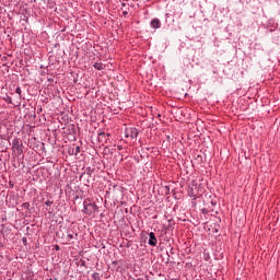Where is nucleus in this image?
<instances>
[{
  "label": "nucleus",
  "mask_w": 280,
  "mask_h": 280,
  "mask_svg": "<svg viewBox=\"0 0 280 280\" xmlns=\"http://www.w3.org/2000/svg\"><path fill=\"white\" fill-rule=\"evenodd\" d=\"M158 117H161V114H159Z\"/></svg>",
  "instance_id": "a878e982"
},
{
  "label": "nucleus",
  "mask_w": 280,
  "mask_h": 280,
  "mask_svg": "<svg viewBox=\"0 0 280 280\" xmlns=\"http://www.w3.org/2000/svg\"><path fill=\"white\" fill-rule=\"evenodd\" d=\"M15 93L19 95V100H21V95H22V93H23V91L21 90V86H18V88L15 89Z\"/></svg>",
  "instance_id": "2eb2a0df"
},
{
  "label": "nucleus",
  "mask_w": 280,
  "mask_h": 280,
  "mask_svg": "<svg viewBox=\"0 0 280 280\" xmlns=\"http://www.w3.org/2000/svg\"><path fill=\"white\" fill-rule=\"evenodd\" d=\"M210 205H211L212 207H215V205H218V201L211 200V201H210Z\"/></svg>",
  "instance_id": "412c9836"
},
{
  "label": "nucleus",
  "mask_w": 280,
  "mask_h": 280,
  "mask_svg": "<svg viewBox=\"0 0 280 280\" xmlns=\"http://www.w3.org/2000/svg\"><path fill=\"white\" fill-rule=\"evenodd\" d=\"M117 150H124V147L122 145H118Z\"/></svg>",
  "instance_id": "5701e85b"
},
{
  "label": "nucleus",
  "mask_w": 280,
  "mask_h": 280,
  "mask_svg": "<svg viewBox=\"0 0 280 280\" xmlns=\"http://www.w3.org/2000/svg\"><path fill=\"white\" fill-rule=\"evenodd\" d=\"M47 7L49 8V10H54L56 8V2L49 0Z\"/></svg>",
  "instance_id": "4468645a"
},
{
  "label": "nucleus",
  "mask_w": 280,
  "mask_h": 280,
  "mask_svg": "<svg viewBox=\"0 0 280 280\" xmlns=\"http://www.w3.org/2000/svg\"><path fill=\"white\" fill-rule=\"evenodd\" d=\"M23 242H24V243L27 242V238H26V237H23Z\"/></svg>",
  "instance_id": "b1692460"
},
{
  "label": "nucleus",
  "mask_w": 280,
  "mask_h": 280,
  "mask_svg": "<svg viewBox=\"0 0 280 280\" xmlns=\"http://www.w3.org/2000/svg\"><path fill=\"white\" fill-rule=\"evenodd\" d=\"M175 22L174 18H172V14L166 13L165 14V23H167L168 25H173V23Z\"/></svg>",
  "instance_id": "9d476101"
},
{
  "label": "nucleus",
  "mask_w": 280,
  "mask_h": 280,
  "mask_svg": "<svg viewBox=\"0 0 280 280\" xmlns=\"http://www.w3.org/2000/svg\"><path fill=\"white\" fill-rule=\"evenodd\" d=\"M92 279L93 280H102V276L100 275V272H94V273H92Z\"/></svg>",
  "instance_id": "f8f14e48"
},
{
  "label": "nucleus",
  "mask_w": 280,
  "mask_h": 280,
  "mask_svg": "<svg viewBox=\"0 0 280 280\" xmlns=\"http://www.w3.org/2000/svg\"><path fill=\"white\" fill-rule=\"evenodd\" d=\"M188 195L190 196V198H192L194 200H196V198H198V196L194 195V190H190L188 192Z\"/></svg>",
  "instance_id": "a211bd4d"
},
{
  "label": "nucleus",
  "mask_w": 280,
  "mask_h": 280,
  "mask_svg": "<svg viewBox=\"0 0 280 280\" xmlns=\"http://www.w3.org/2000/svg\"><path fill=\"white\" fill-rule=\"evenodd\" d=\"M93 67L94 69H96V71H104V69H106V67L102 62H94Z\"/></svg>",
  "instance_id": "1a4fd4ad"
},
{
  "label": "nucleus",
  "mask_w": 280,
  "mask_h": 280,
  "mask_svg": "<svg viewBox=\"0 0 280 280\" xmlns=\"http://www.w3.org/2000/svg\"><path fill=\"white\" fill-rule=\"evenodd\" d=\"M79 266H80L81 268H86V260L81 259V260L79 261Z\"/></svg>",
  "instance_id": "dca6fc26"
},
{
  "label": "nucleus",
  "mask_w": 280,
  "mask_h": 280,
  "mask_svg": "<svg viewBox=\"0 0 280 280\" xmlns=\"http://www.w3.org/2000/svg\"><path fill=\"white\" fill-rule=\"evenodd\" d=\"M68 154H69V156H75V151L73 149V145L68 148Z\"/></svg>",
  "instance_id": "9b49d317"
},
{
  "label": "nucleus",
  "mask_w": 280,
  "mask_h": 280,
  "mask_svg": "<svg viewBox=\"0 0 280 280\" xmlns=\"http://www.w3.org/2000/svg\"><path fill=\"white\" fill-rule=\"evenodd\" d=\"M30 207H31L30 202L22 203V208L26 209V211H30Z\"/></svg>",
  "instance_id": "f3484780"
},
{
  "label": "nucleus",
  "mask_w": 280,
  "mask_h": 280,
  "mask_svg": "<svg viewBox=\"0 0 280 280\" xmlns=\"http://www.w3.org/2000/svg\"><path fill=\"white\" fill-rule=\"evenodd\" d=\"M5 102H7V104H12V97L7 96Z\"/></svg>",
  "instance_id": "6ab92c4d"
},
{
  "label": "nucleus",
  "mask_w": 280,
  "mask_h": 280,
  "mask_svg": "<svg viewBox=\"0 0 280 280\" xmlns=\"http://www.w3.org/2000/svg\"><path fill=\"white\" fill-rule=\"evenodd\" d=\"M125 137L126 139H137L139 137V130L135 127H127L125 129Z\"/></svg>",
  "instance_id": "7ed1b4c3"
},
{
  "label": "nucleus",
  "mask_w": 280,
  "mask_h": 280,
  "mask_svg": "<svg viewBox=\"0 0 280 280\" xmlns=\"http://www.w3.org/2000/svg\"><path fill=\"white\" fill-rule=\"evenodd\" d=\"M55 250H60V246H59V245H56V246H55Z\"/></svg>",
  "instance_id": "4be33fe9"
},
{
  "label": "nucleus",
  "mask_w": 280,
  "mask_h": 280,
  "mask_svg": "<svg viewBox=\"0 0 280 280\" xmlns=\"http://www.w3.org/2000/svg\"><path fill=\"white\" fill-rule=\"evenodd\" d=\"M149 246H156L159 244V240L156 238V235L154 232L149 233V241H148Z\"/></svg>",
  "instance_id": "39448f33"
},
{
  "label": "nucleus",
  "mask_w": 280,
  "mask_h": 280,
  "mask_svg": "<svg viewBox=\"0 0 280 280\" xmlns=\"http://www.w3.org/2000/svg\"><path fill=\"white\" fill-rule=\"evenodd\" d=\"M72 148L74 149V154H75V156H78V154H80V145H78V144H72Z\"/></svg>",
  "instance_id": "ddd939ff"
},
{
  "label": "nucleus",
  "mask_w": 280,
  "mask_h": 280,
  "mask_svg": "<svg viewBox=\"0 0 280 280\" xmlns=\"http://www.w3.org/2000/svg\"><path fill=\"white\" fill-rule=\"evenodd\" d=\"M86 170H88V172H91V167H88Z\"/></svg>",
  "instance_id": "393cba45"
},
{
  "label": "nucleus",
  "mask_w": 280,
  "mask_h": 280,
  "mask_svg": "<svg viewBox=\"0 0 280 280\" xmlns=\"http://www.w3.org/2000/svg\"><path fill=\"white\" fill-rule=\"evenodd\" d=\"M69 128L75 133V125H70Z\"/></svg>",
  "instance_id": "aec40b11"
},
{
  "label": "nucleus",
  "mask_w": 280,
  "mask_h": 280,
  "mask_svg": "<svg viewBox=\"0 0 280 280\" xmlns=\"http://www.w3.org/2000/svg\"><path fill=\"white\" fill-rule=\"evenodd\" d=\"M51 205H54V201L52 200H47L45 201V211H47L48 213H54V208H51Z\"/></svg>",
  "instance_id": "0eeeda50"
},
{
  "label": "nucleus",
  "mask_w": 280,
  "mask_h": 280,
  "mask_svg": "<svg viewBox=\"0 0 280 280\" xmlns=\"http://www.w3.org/2000/svg\"><path fill=\"white\" fill-rule=\"evenodd\" d=\"M97 205L93 201H91V199H85L83 201V213H85V215H93V213L97 212Z\"/></svg>",
  "instance_id": "f257e3e1"
},
{
  "label": "nucleus",
  "mask_w": 280,
  "mask_h": 280,
  "mask_svg": "<svg viewBox=\"0 0 280 280\" xmlns=\"http://www.w3.org/2000/svg\"><path fill=\"white\" fill-rule=\"evenodd\" d=\"M108 137H110V133L101 131L98 132L97 140L100 141V143H108Z\"/></svg>",
  "instance_id": "20e7f679"
},
{
  "label": "nucleus",
  "mask_w": 280,
  "mask_h": 280,
  "mask_svg": "<svg viewBox=\"0 0 280 280\" xmlns=\"http://www.w3.org/2000/svg\"><path fill=\"white\" fill-rule=\"evenodd\" d=\"M0 226L3 229L4 225L2 224V225H0Z\"/></svg>",
  "instance_id": "bb28decb"
},
{
  "label": "nucleus",
  "mask_w": 280,
  "mask_h": 280,
  "mask_svg": "<svg viewBox=\"0 0 280 280\" xmlns=\"http://www.w3.org/2000/svg\"><path fill=\"white\" fill-rule=\"evenodd\" d=\"M150 26L152 27V30H160L161 20H159L158 18H154L153 20H151Z\"/></svg>",
  "instance_id": "423d86ee"
},
{
  "label": "nucleus",
  "mask_w": 280,
  "mask_h": 280,
  "mask_svg": "<svg viewBox=\"0 0 280 280\" xmlns=\"http://www.w3.org/2000/svg\"><path fill=\"white\" fill-rule=\"evenodd\" d=\"M0 10H1V5H0Z\"/></svg>",
  "instance_id": "cd10ccee"
},
{
  "label": "nucleus",
  "mask_w": 280,
  "mask_h": 280,
  "mask_svg": "<svg viewBox=\"0 0 280 280\" xmlns=\"http://www.w3.org/2000/svg\"><path fill=\"white\" fill-rule=\"evenodd\" d=\"M67 237H68V242H71V240H75V237H78V233L74 234L73 231L68 230Z\"/></svg>",
  "instance_id": "6e6552de"
},
{
  "label": "nucleus",
  "mask_w": 280,
  "mask_h": 280,
  "mask_svg": "<svg viewBox=\"0 0 280 280\" xmlns=\"http://www.w3.org/2000/svg\"><path fill=\"white\" fill-rule=\"evenodd\" d=\"M23 148H24L23 147V141L21 139L14 138L12 140V148H11V150H12V152H14V154L16 156H23Z\"/></svg>",
  "instance_id": "f03ea898"
}]
</instances>
